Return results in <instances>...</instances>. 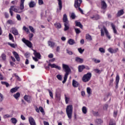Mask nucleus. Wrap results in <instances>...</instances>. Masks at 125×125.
I'll list each match as a JSON object with an SVG mask.
<instances>
[{"instance_id": "nucleus-62", "label": "nucleus", "mask_w": 125, "mask_h": 125, "mask_svg": "<svg viewBox=\"0 0 125 125\" xmlns=\"http://www.w3.org/2000/svg\"><path fill=\"white\" fill-rule=\"evenodd\" d=\"M7 22L8 23V24H13V21L11 20H8Z\"/></svg>"}, {"instance_id": "nucleus-2", "label": "nucleus", "mask_w": 125, "mask_h": 125, "mask_svg": "<svg viewBox=\"0 0 125 125\" xmlns=\"http://www.w3.org/2000/svg\"><path fill=\"white\" fill-rule=\"evenodd\" d=\"M62 66L63 70H64L65 72L64 76V79L62 81V83H65L67 81V79H68V76H69V74L70 73V72H71V68H70L69 65L64 63L62 64Z\"/></svg>"}, {"instance_id": "nucleus-25", "label": "nucleus", "mask_w": 125, "mask_h": 125, "mask_svg": "<svg viewBox=\"0 0 125 125\" xmlns=\"http://www.w3.org/2000/svg\"><path fill=\"white\" fill-rule=\"evenodd\" d=\"M118 51H119V48H116L115 49L110 48V53H116V52H118Z\"/></svg>"}, {"instance_id": "nucleus-30", "label": "nucleus", "mask_w": 125, "mask_h": 125, "mask_svg": "<svg viewBox=\"0 0 125 125\" xmlns=\"http://www.w3.org/2000/svg\"><path fill=\"white\" fill-rule=\"evenodd\" d=\"M83 69H84V65H79L78 67V71L80 73L83 71Z\"/></svg>"}, {"instance_id": "nucleus-60", "label": "nucleus", "mask_w": 125, "mask_h": 125, "mask_svg": "<svg viewBox=\"0 0 125 125\" xmlns=\"http://www.w3.org/2000/svg\"><path fill=\"white\" fill-rule=\"evenodd\" d=\"M94 71V72H95V73H97V74H99V73H101V71H100V70L98 69H95Z\"/></svg>"}, {"instance_id": "nucleus-43", "label": "nucleus", "mask_w": 125, "mask_h": 125, "mask_svg": "<svg viewBox=\"0 0 125 125\" xmlns=\"http://www.w3.org/2000/svg\"><path fill=\"white\" fill-rule=\"evenodd\" d=\"M94 18L95 20H98V19H100V16L99 15H95L94 17H92V19Z\"/></svg>"}, {"instance_id": "nucleus-9", "label": "nucleus", "mask_w": 125, "mask_h": 125, "mask_svg": "<svg viewBox=\"0 0 125 125\" xmlns=\"http://www.w3.org/2000/svg\"><path fill=\"white\" fill-rule=\"evenodd\" d=\"M49 67H51V68H55L58 70H61V67L55 64V63H53V64L49 63L48 64V66L47 67V68H49Z\"/></svg>"}, {"instance_id": "nucleus-45", "label": "nucleus", "mask_w": 125, "mask_h": 125, "mask_svg": "<svg viewBox=\"0 0 125 125\" xmlns=\"http://www.w3.org/2000/svg\"><path fill=\"white\" fill-rule=\"evenodd\" d=\"M29 29L30 30L32 33H35V29L32 26H28Z\"/></svg>"}, {"instance_id": "nucleus-35", "label": "nucleus", "mask_w": 125, "mask_h": 125, "mask_svg": "<svg viewBox=\"0 0 125 125\" xmlns=\"http://www.w3.org/2000/svg\"><path fill=\"white\" fill-rule=\"evenodd\" d=\"M1 58L3 61H5V60H6V55L4 53H2L1 55Z\"/></svg>"}, {"instance_id": "nucleus-48", "label": "nucleus", "mask_w": 125, "mask_h": 125, "mask_svg": "<svg viewBox=\"0 0 125 125\" xmlns=\"http://www.w3.org/2000/svg\"><path fill=\"white\" fill-rule=\"evenodd\" d=\"M99 50L101 53H105V49L104 48H99Z\"/></svg>"}, {"instance_id": "nucleus-8", "label": "nucleus", "mask_w": 125, "mask_h": 125, "mask_svg": "<svg viewBox=\"0 0 125 125\" xmlns=\"http://www.w3.org/2000/svg\"><path fill=\"white\" fill-rule=\"evenodd\" d=\"M23 99H24L25 101L27 102V103H31L32 102V96L25 95L23 97Z\"/></svg>"}, {"instance_id": "nucleus-64", "label": "nucleus", "mask_w": 125, "mask_h": 125, "mask_svg": "<svg viewBox=\"0 0 125 125\" xmlns=\"http://www.w3.org/2000/svg\"><path fill=\"white\" fill-rule=\"evenodd\" d=\"M94 62H95V63H100V60H97V59H94Z\"/></svg>"}, {"instance_id": "nucleus-14", "label": "nucleus", "mask_w": 125, "mask_h": 125, "mask_svg": "<svg viewBox=\"0 0 125 125\" xmlns=\"http://www.w3.org/2000/svg\"><path fill=\"white\" fill-rule=\"evenodd\" d=\"M95 125H102L103 121L101 119H97L95 121Z\"/></svg>"}, {"instance_id": "nucleus-13", "label": "nucleus", "mask_w": 125, "mask_h": 125, "mask_svg": "<svg viewBox=\"0 0 125 125\" xmlns=\"http://www.w3.org/2000/svg\"><path fill=\"white\" fill-rule=\"evenodd\" d=\"M13 54L15 57V58H16V60L18 62H20V57H19V55L18 54V53L15 51H13Z\"/></svg>"}, {"instance_id": "nucleus-32", "label": "nucleus", "mask_w": 125, "mask_h": 125, "mask_svg": "<svg viewBox=\"0 0 125 125\" xmlns=\"http://www.w3.org/2000/svg\"><path fill=\"white\" fill-rule=\"evenodd\" d=\"M59 10H62V0H58Z\"/></svg>"}, {"instance_id": "nucleus-7", "label": "nucleus", "mask_w": 125, "mask_h": 125, "mask_svg": "<svg viewBox=\"0 0 125 125\" xmlns=\"http://www.w3.org/2000/svg\"><path fill=\"white\" fill-rule=\"evenodd\" d=\"M22 42H23L24 43H25V44H26V45H27V46H28V47H29L30 48H32V47L33 46V44H32V42L29 41V40H26L25 38H23L22 39Z\"/></svg>"}, {"instance_id": "nucleus-21", "label": "nucleus", "mask_w": 125, "mask_h": 125, "mask_svg": "<svg viewBox=\"0 0 125 125\" xmlns=\"http://www.w3.org/2000/svg\"><path fill=\"white\" fill-rule=\"evenodd\" d=\"M63 22L64 23H69V21H68V17H67V15L66 14L63 15Z\"/></svg>"}, {"instance_id": "nucleus-36", "label": "nucleus", "mask_w": 125, "mask_h": 125, "mask_svg": "<svg viewBox=\"0 0 125 125\" xmlns=\"http://www.w3.org/2000/svg\"><path fill=\"white\" fill-rule=\"evenodd\" d=\"M22 29L23 31H25V32L27 33V34L30 33V30H29V28H28L26 26H23Z\"/></svg>"}, {"instance_id": "nucleus-61", "label": "nucleus", "mask_w": 125, "mask_h": 125, "mask_svg": "<svg viewBox=\"0 0 125 125\" xmlns=\"http://www.w3.org/2000/svg\"><path fill=\"white\" fill-rule=\"evenodd\" d=\"M18 2V0H15L11 1V3H12V4H17Z\"/></svg>"}, {"instance_id": "nucleus-50", "label": "nucleus", "mask_w": 125, "mask_h": 125, "mask_svg": "<svg viewBox=\"0 0 125 125\" xmlns=\"http://www.w3.org/2000/svg\"><path fill=\"white\" fill-rule=\"evenodd\" d=\"M49 93V95L50 96V97L53 99V93H52V92L51 91H50V90H48Z\"/></svg>"}, {"instance_id": "nucleus-41", "label": "nucleus", "mask_w": 125, "mask_h": 125, "mask_svg": "<svg viewBox=\"0 0 125 125\" xmlns=\"http://www.w3.org/2000/svg\"><path fill=\"white\" fill-rule=\"evenodd\" d=\"M8 45H10L11 47H12L13 48H15L17 46L16 44L15 43H10V42L8 43Z\"/></svg>"}, {"instance_id": "nucleus-18", "label": "nucleus", "mask_w": 125, "mask_h": 125, "mask_svg": "<svg viewBox=\"0 0 125 125\" xmlns=\"http://www.w3.org/2000/svg\"><path fill=\"white\" fill-rule=\"evenodd\" d=\"M124 14H125V12L124 11V9H122L118 11L117 16V17H120V16H122V15H124Z\"/></svg>"}, {"instance_id": "nucleus-38", "label": "nucleus", "mask_w": 125, "mask_h": 125, "mask_svg": "<svg viewBox=\"0 0 125 125\" xmlns=\"http://www.w3.org/2000/svg\"><path fill=\"white\" fill-rule=\"evenodd\" d=\"M11 121L12 124H14V125H16V124H17V119H16L15 118H11Z\"/></svg>"}, {"instance_id": "nucleus-54", "label": "nucleus", "mask_w": 125, "mask_h": 125, "mask_svg": "<svg viewBox=\"0 0 125 125\" xmlns=\"http://www.w3.org/2000/svg\"><path fill=\"white\" fill-rule=\"evenodd\" d=\"M11 117L9 114H5L3 115V119H7V118H10Z\"/></svg>"}, {"instance_id": "nucleus-1", "label": "nucleus", "mask_w": 125, "mask_h": 125, "mask_svg": "<svg viewBox=\"0 0 125 125\" xmlns=\"http://www.w3.org/2000/svg\"><path fill=\"white\" fill-rule=\"evenodd\" d=\"M24 2L25 0H21V4L20 5V8H16V6H11L9 9V12L11 16H13V11L16 12V13H22L23 12V9H24Z\"/></svg>"}, {"instance_id": "nucleus-63", "label": "nucleus", "mask_w": 125, "mask_h": 125, "mask_svg": "<svg viewBox=\"0 0 125 125\" xmlns=\"http://www.w3.org/2000/svg\"><path fill=\"white\" fill-rule=\"evenodd\" d=\"M21 120H22V121H25V120H26V118L23 115H21Z\"/></svg>"}, {"instance_id": "nucleus-11", "label": "nucleus", "mask_w": 125, "mask_h": 125, "mask_svg": "<svg viewBox=\"0 0 125 125\" xmlns=\"http://www.w3.org/2000/svg\"><path fill=\"white\" fill-rule=\"evenodd\" d=\"M28 121L30 125H36V122L35 119L32 117H29L28 118Z\"/></svg>"}, {"instance_id": "nucleus-12", "label": "nucleus", "mask_w": 125, "mask_h": 125, "mask_svg": "<svg viewBox=\"0 0 125 125\" xmlns=\"http://www.w3.org/2000/svg\"><path fill=\"white\" fill-rule=\"evenodd\" d=\"M34 53L33 54L35 57L38 58V59H41L42 57V55H41V53L37 52L36 50H33Z\"/></svg>"}, {"instance_id": "nucleus-34", "label": "nucleus", "mask_w": 125, "mask_h": 125, "mask_svg": "<svg viewBox=\"0 0 125 125\" xmlns=\"http://www.w3.org/2000/svg\"><path fill=\"white\" fill-rule=\"evenodd\" d=\"M35 5H36V3H35L34 1H31L29 3V7H30L31 8L35 7Z\"/></svg>"}, {"instance_id": "nucleus-15", "label": "nucleus", "mask_w": 125, "mask_h": 125, "mask_svg": "<svg viewBox=\"0 0 125 125\" xmlns=\"http://www.w3.org/2000/svg\"><path fill=\"white\" fill-rule=\"evenodd\" d=\"M111 29L113 30L114 34H115V35H117V34H118V32L117 31V29H116V25H115L114 23H111Z\"/></svg>"}, {"instance_id": "nucleus-51", "label": "nucleus", "mask_w": 125, "mask_h": 125, "mask_svg": "<svg viewBox=\"0 0 125 125\" xmlns=\"http://www.w3.org/2000/svg\"><path fill=\"white\" fill-rule=\"evenodd\" d=\"M57 78L59 81H62V76L60 74H58V75H57Z\"/></svg>"}, {"instance_id": "nucleus-52", "label": "nucleus", "mask_w": 125, "mask_h": 125, "mask_svg": "<svg viewBox=\"0 0 125 125\" xmlns=\"http://www.w3.org/2000/svg\"><path fill=\"white\" fill-rule=\"evenodd\" d=\"M16 18L18 21H21V16L19 14L17 15Z\"/></svg>"}, {"instance_id": "nucleus-5", "label": "nucleus", "mask_w": 125, "mask_h": 125, "mask_svg": "<svg viewBox=\"0 0 125 125\" xmlns=\"http://www.w3.org/2000/svg\"><path fill=\"white\" fill-rule=\"evenodd\" d=\"M82 2L83 1L82 0H75L74 2V7H75V8H78V10L81 12V13L82 14H84V13H83V11L81 9V7H80L81 6V4H82Z\"/></svg>"}, {"instance_id": "nucleus-16", "label": "nucleus", "mask_w": 125, "mask_h": 125, "mask_svg": "<svg viewBox=\"0 0 125 125\" xmlns=\"http://www.w3.org/2000/svg\"><path fill=\"white\" fill-rule=\"evenodd\" d=\"M101 6H102V9L104 10L107 8V4L104 0H102L101 1Z\"/></svg>"}, {"instance_id": "nucleus-28", "label": "nucleus", "mask_w": 125, "mask_h": 125, "mask_svg": "<svg viewBox=\"0 0 125 125\" xmlns=\"http://www.w3.org/2000/svg\"><path fill=\"white\" fill-rule=\"evenodd\" d=\"M18 89H19V87H15L11 89L10 92H11V93H14V92H16Z\"/></svg>"}, {"instance_id": "nucleus-53", "label": "nucleus", "mask_w": 125, "mask_h": 125, "mask_svg": "<svg viewBox=\"0 0 125 125\" xmlns=\"http://www.w3.org/2000/svg\"><path fill=\"white\" fill-rule=\"evenodd\" d=\"M66 53L69 54V55H73V52L72 51H70L68 49H66Z\"/></svg>"}, {"instance_id": "nucleus-46", "label": "nucleus", "mask_w": 125, "mask_h": 125, "mask_svg": "<svg viewBox=\"0 0 125 125\" xmlns=\"http://www.w3.org/2000/svg\"><path fill=\"white\" fill-rule=\"evenodd\" d=\"M3 99H4L3 95L0 93V102H2V101H3Z\"/></svg>"}, {"instance_id": "nucleus-59", "label": "nucleus", "mask_w": 125, "mask_h": 125, "mask_svg": "<svg viewBox=\"0 0 125 125\" xmlns=\"http://www.w3.org/2000/svg\"><path fill=\"white\" fill-rule=\"evenodd\" d=\"M38 3L39 5L43 4V1L42 0H38Z\"/></svg>"}, {"instance_id": "nucleus-42", "label": "nucleus", "mask_w": 125, "mask_h": 125, "mask_svg": "<svg viewBox=\"0 0 125 125\" xmlns=\"http://www.w3.org/2000/svg\"><path fill=\"white\" fill-rule=\"evenodd\" d=\"M1 84H4V85H5L6 87H8L9 86V83H8L6 82H1Z\"/></svg>"}, {"instance_id": "nucleus-10", "label": "nucleus", "mask_w": 125, "mask_h": 125, "mask_svg": "<svg viewBox=\"0 0 125 125\" xmlns=\"http://www.w3.org/2000/svg\"><path fill=\"white\" fill-rule=\"evenodd\" d=\"M120 82V76L117 74L115 80V88L116 89L119 87V83Z\"/></svg>"}, {"instance_id": "nucleus-33", "label": "nucleus", "mask_w": 125, "mask_h": 125, "mask_svg": "<svg viewBox=\"0 0 125 125\" xmlns=\"http://www.w3.org/2000/svg\"><path fill=\"white\" fill-rule=\"evenodd\" d=\"M14 77H15V78H16L17 81H19V82H21V78H20L19 76L17 75V73H14L13 74V77H14Z\"/></svg>"}, {"instance_id": "nucleus-40", "label": "nucleus", "mask_w": 125, "mask_h": 125, "mask_svg": "<svg viewBox=\"0 0 125 125\" xmlns=\"http://www.w3.org/2000/svg\"><path fill=\"white\" fill-rule=\"evenodd\" d=\"M82 112L83 113V114H86L87 112V110L86 109V107L83 106L82 108Z\"/></svg>"}, {"instance_id": "nucleus-55", "label": "nucleus", "mask_w": 125, "mask_h": 125, "mask_svg": "<svg viewBox=\"0 0 125 125\" xmlns=\"http://www.w3.org/2000/svg\"><path fill=\"white\" fill-rule=\"evenodd\" d=\"M118 115V110H114L113 112V116L116 118Z\"/></svg>"}, {"instance_id": "nucleus-17", "label": "nucleus", "mask_w": 125, "mask_h": 125, "mask_svg": "<svg viewBox=\"0 0 125 125\" xmlns=\"http://www.w3.org/2000/svg\"><path fill=\"white\" fill-rule=\"evenodd\" d=\"M12 34H13V35L15 36H18V30H17L15 27L12 28Z\"/></svg>"}, {"instance_id": "nucleus-27", "label": "nucleus", "mask_w": 125, "mask_h": 125, "mask_svg": "<svg viewBox=\"0 0 125 125\" xmlns=\"http://www.w3.org/2000/svg\"><path fill=\"white\" fill-rule=\"evenodd\" d=\"M20 93L17 92V93L13 95V97L14 98H15V99H16V100H18L19 97H20Z\"/></svg>"}, {"instance_id": "nucleus-3", "label": "nucleus", "mask_w": 125, "mask_h": 125, "mask_svg": "<svg viewBox=\"0 0 125 125\" xmlns=\"http://www.w3.org/2000/svg\"><path fill=\"white\" fill-rule=\"evenodd\" d=\"M66 113L68 119H69V120H71V119H72V116L73 115V105H69L67 106L66 108Z\"/></svg>"}, {"instance_id": "nucleus-44", "label": "nucleus", "mask_w": 125, "mask_h": 125, "mask_svg": "<svg viewBox=\"0 0 125 125\" xmlns=\"http://www.w3.org/2000/svg\"><path fill=\"white\" fill-rule=\"evenodd\" d=\"M87 93L89 95L91 94V89L90 87H87L86 88Z\"/></svg>"}, {"instance_id": "nucleus-26", "label": "nucleus", "mask_w": 125, "mask_h": 125, "mask_svg": "<svg viewBox=\"0 0 125 125\" xmlns=\"http://www.w3.org/2000/svg\"><path fill=\"white\" fill-rule=\"evenodd\" d=\"M67 42L70 45H73V44H75V43H76V42H75V40L72 39H70L69 40H68Z\"/></svg>"}, {"instance_id": "nucleus-19", "label": "nucleus", "mask_w": 125, "mask_h": 125, "mask_svg": "<svg viewBox=\"0 0 125 125\" xmlns=\"http://www.w3.org/2000/svg\"><path fill=\"white\" fill-rule=\"evenodd\" d=\"M75 61L76 62H77V63H83V59L77 57L75 58Z\"/></svg>"}, {"instance_id": "nucleus-29", "label": "nucleus", "mask_w": 125, "mask_h": 125, "mask_svg": "<svg viewBox=\"0 0 125 125\" xmlns=\"http://www.w3.org/2000/svg\"><path fill=\"white\" fill-rule=\"evenodd\" d=\"M85 39L87 41H92V37L89 34H86Z\"/></svg>"}, {"instance_id": "nucleus-56", "label": "nucleus", "mask_w": 125, "mask_h": 125, "mask_svg": "<svg viewBox=\"0 0 125 125\" xmlns=\"http://www.w3.org/2000/svg\"><path fill=\"white\" fill-rule=\"evenodd\" d=\"M33 37H34V34L33 33H30L29 35V40L31 41L32 39H33Z\"/></svg>"}, {"instance_id": "nucleus-23", "label": "nucleus", "mask_w": 125, "mask_h": 125, "mask_svg": "<svg viewBox=\"0 0 125 125\" xmlns=\"http://www.w3.org/2000/svg\"><path fill=\"white\" fill-rule=\"evenodd\" d=\"M79 83L78 82L76 81V80H73L72 81V85L73 87H78L79 86Z\"/></svg>"}, {"instance_id": "nucleus-39", "label": "nucleus", "mask_w": 125, "mask_h": 125, "mask_svg": "<svg viewBox=\"0 0 125 125\" xmlns=\"http://www.w3.org/2000/svg\"><path fill=\"white\" fill-rule=\"evenodd\" d=\"M65 100L66 104H68L69 103V101H70V98L67 97L66 94H64Z\"/></svg>"}, {"instance_id": "nucleus-22", "label": "nucleus", "mask_w": 125, "mask_h": 125, "mask_svg": "<svg viewBox=\"0 0 125 125\" xmlns=\"http://www.w3.org/2000/svg\"><path fill=\"white\" fill-rule=\"evenodd\" d=\"M54 25L57 29H61V28L62 27V25H61V23H60V22H56L54 24Z\"/></svg>"}, {"instance_id": "nucleus-20", "label": "nucleus", "mask_w": 125, "mask_h": 125, "mask_svg": "<svg viewBox=\"0 0 125 125\" xmlns=\"http://www.w3.org/2000/svg\"><path fill=\"white\" fill-rule=\"evenodd\" d=\"M64 31H68V30H69V29L70 28V27H69V22L64 23Z\"/></svg>"}, {"instance_id": "nucleus-4", "label": "nucleus", "mask_w": 125, "mask_h": 125, "mask_svg": "<svg viewBox=\"0 0 125 125\" xmlns=\"http://www.w3.org/2000/svg\"><path fill=\"white\" fill-rule=\"evenodd\" d=\"M92 74L91 73L88 72L87 74H84L82 77V81L83 83H87L90 81Z\"/></svg>"}, {"instance_id": "nucleus-37", "label": "nucleus", "mask_w": 125, "mask_h": 125, "mask_svg": "<svg viewBox=\"0 0 125 125\" xmlns=\"http://www.w3.org/2000/svg\"><path fill=\"white\" fill-rule=\"evenodd\" d=\"M9 39L10 41H12L13 42H14V38L13 37V35L11 33L9 34Z\"/></svg>"}, {"instance_id": "nucleus-58", "label": "nucleus", "mask_w": 125, "mask_h": 125, "mask_svg": "<svg viewBox=\"0 0 125 125\" xmlns=\"http://www.w3.org/2000/svg\"><path fill=\"white\" fill-rule=\"evenodd\" d=\"M71 18H72V19H75V18H76V15H75V13H71Z\"/></svg>"}, {"instance_id": "nucleus-47", "label": "nucleus", "mask_w": 125, "mask_h": 125, "mask_svg": "<svg viewBox=\"0 0 125 125\" xmlns=\"http://www.w3.org/2000/svg\"><path fill=\"white\" fill-rule=\"evenodd\" d=\"M78 50L79 52L81 53V54H83V51H84V49H82V48H79L78 49Z\"/></svg>"}, {"instance_id": "nucleus-24", "label": "nucleus", "mask_w": 125, "mask_h": 125, "mask_svg": "<svg viewBox=\"0 0 125 125\" xmlns=\"http://www.w3.org/2000/svg\"><path fill=\"white\" fill-rule=\"evenodd\" d=\"M75 25L76 26V27H79V28H81V29H83V26L82 24V23H81V22H79L78 21H75Z\"/></svg>"}, {"instance_id": "nucleus-57", "label": "nucleus", "mask_w": 125, "mask_h": 125, "mask_svg": "<svg viewBox=\"0 0 125 125\" xmlns=\"http://www.w3.org/2000/svg\"><path fill=\"white\" fill-rule=\"evenodd\" d=\"M39 110L41 113H44V110L43 109V108L42 106L39 107Z\"/></svg>"}, {"instance_id": "nucleus-31", "label": "nucleus", "mask_w": 125, "mask_h": 125, "mask_svg": "<svg viewBox=\"0 0 125 125\" xmlns=\"http://www.w3.org/2000/svg\"><path fill=\"white\" fill-rule=\"evenodd\" d=\"M48 44L49 46H50V47H54V45H55V43L51 41H48Z\"/></svg>"}, {"instance_id": "nucleus-49", "label": "nucleus", "mask_w": 125, "mask_h": 125, "mask_svg": "<svg viewBox=\"0 0 125 125\" xmlns=\"http://www.w3.org/2000/svg\"><path fill=\"white\" fill-rule=\"evenodd\" d=\"M75 31L77 35H79L81 33V30L79 28H75Z\"/></svg>"}, {"instance_id": "nucleus-6", "label": "nucleus", "mask_w": 125, "mask_h": 125, "mask_svg": "<svg viewBox=\"0 0 125 125\" xmlns=\"http://www.w3.org/2000/svg\"><path fill=\"white\" fill-rule=\"evenodd\" d=\"M105 33V35L108 39H110V36H109V33H108V30L107 29L105 28V27H103V28L101 29V36L103 37L104 36V33Z\"/></svg>"}]
</instances>
